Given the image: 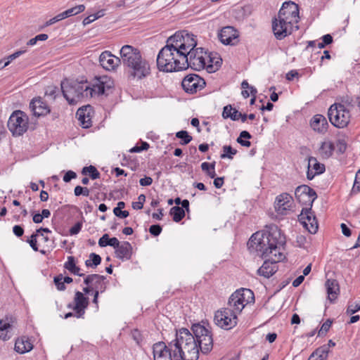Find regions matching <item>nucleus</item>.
<instances>
[{
	"label": "nucleus",
	"mask_w": 360,
	"mask_h": 360,
	"mask_svg": "<svg viewBox=\"0 0 360 360\" xmlns=\"http://www.w3.org/2000/svg\"><path fill=\"white\" fill-rule=\"evenodd\" d=\"M264 233H253L248 242V248L251 251H255L259 257H269L257 270L259 276L269 278L277 271L276 263L284 258L280 249L285 244V237L276 224L268 225Z\"/></svg>",
	"instance_id": "1"
},
{
	"label": "nucleus",
	"mask_w": 360,
	"mask_h": 360,
	"mask_svg": "<svg viewBox=\"0 0 360 360\" xmlns=\"http://www.w3.org/2000/svg\"><path fill=\"white\" fill-rule=\"evenodd\" d=\"M61 91L69 104L75 105L84 98L108 95L114 86L107 76L96 77L92 84L85 81L65 79L61 82Z\"/></svg>",
	"instance_id": "2"
},
{
	"label": "nucleus",
	"mask_w": 360,
	"mask_h": 360,
	"mask_svg": "<svg viewBox=\"0 0 360 360\" xmlns=\"http://www.w3.org/2000/svg\"><path fill=\"white\" fill-rule=\"evenodd\" d=\"M169 346L174 347L173 358L174 360H198L199 348L195 338L187 328H180L176 333V338Z\"/></svg>",
	"instance_id": "3"
},
{
	"label": "nucleus",
	"mask_w": 360,
	"mask_h": 360,
	"mask_svg": "<svg viewBox=\"0 0 360 360\" xmlns=\"http://www.w3.org/2000/svg\"><path fill=\"white\" fill-rule=\"evenodd\" d=\"M120 54L121 63L128 68L129 74L133 78L141 79L150 74V65L138 49L124 45L121 48Z\"/></svg>",
	"instance_id": "4"
},
{
	"label": "nucleus",
	"mask_w": 360,
	"mask_h": 360,
	"mask_svg": "<svg viewBox=\"0 0 360 360\" xmlns=\"http://www.w3.org/2000/svg\"><path fill=\"white\" fill-rule=\"evenodd\" d=\"M187 63L186 55L167 39L166 45L159 51L157 56V67L160 71L166 72L185 70L183 65Z\"/></svg>",
	"instance_id": "5"
},
{
	"label": "nucleus",
	"mask_w": 360,
	"mask_h": 360,
	"mask_svg": "<svg viewBox=\"0 0 360 360\" xmlns=\"http://www.w3.org/2000/svg\"><path fill=\"white\" fill-rule=\"evenodd\" d=\"M191 329L199 350L205 354L210 352L213 348V338L211 331L200 323L193 324Z\"/></svg>",
	"instance_id": "6"
},
{
	"label": "nucleus",
	"mask_w": 360,
	"mask_h": 360,
	"mask_svg": "<svg viewBox=\"0 0 360 360\" xmlns=\"http://www.w3.org/2000/svg\"><path fill=\"white\" fill-rule=\"evenodd\" d=\"M328 118L331 124L338 128L348 125L351 115L349 110L342 103H334L328 109Z\"/></svg>",
	"instance_id": "7"
},
{
	"label": "nucleus",
	"mask_w": 360,
	"mask_h": 360,
	"mask_svg": "<svg viewBox=\"0 0 360 360\" xmlns=\"http://www.w3.org/2000/svg\"><path fill=\"white\" fill-rule=\"evenodd\" d=\"M29 119L27 115L21 110H15L8 121V128L13 136H21L28 129Z\"/></svg>",
	"instance_id": "8"
},
{
	"label": "nucleus",
	"mask_w": 360,
	"mask_h": 360,
	"mask_svg": "<svg viewBox=\"0 0 360 360\" xmlns=\"http://www.w3.org/2000/svg\"><path fill=\"white\" fill-rule=\"evenodd\" d=\"M169 41L176 46L179 51H182L184 55L188 51H191L197 45V41L193 34H189L187 31L176 32L168 38Z\"/></svg>",
	"instance_id": "9"
},
{
	"label": "nucleus",
	"mask_w": 360,
	"mask_h": 360,
	"mask_svg": "<svg viewBox=\"0 0 360 360\" xmlns=\"http://www.w3.org/2000/svg\"><path fill=\"white\" fill-rule=\"evenodd\" d=\"M186 54L187 63L183 66H185V70L191 68L196 71L203 70L206 65V56L207 53L203 51L202 48H196L191 51H188Z\"/></svg>",
	"instance_id": "10"
},
{
	"label": "nucleus",
	"mask_w": 360,
	"mask_h": 360,
	"mask_svg": "<svg viewBox=\"0 0 360 360\" xmlns=\"http://www.w3.org/2000/svg\"><path fill=\"white\" fill-rule=\"evenodd\" d=\"M237 315L229 308H224L216 311L214 321L216 325L224 330H230L237 324Z\"/></svg>",
	"instance_id": "11"
},
{
	"label": "nucleus",
	"mask_w": 360,
	"mask_h": 360,
	"mask_svg": "<svg viewBox=\"0 0 360 360\" xmlns=\"http://www.w3.org/2000/svg\"><path fill=\"white\" fill-rule=\"evenodd\" d=\"M277 17L281 18L282 22L288 21L296 25L300 18L298 5L291 1L284 2Z\"/></svg>",
	"instance_id": "12"
},
{
	"label": "nucleus",
	"mask_w": 360,
	"mask_h": 360,
	"mask_svg": "<svg viewBox=\"0 0 360 360\" xmlns=\"http://www.w3.org/2000/svg\"><path fill=\"white\" fill-rule=\"evenodd\" d=\"M295 30H298L299 27L292 23L286 21L282 22L281 18L275 17L272 20V30L275 37L278 40H282L287 36L292 34Z\"/></svg>",
	"instance_id": "13"
},
{
	"label": "nucleus",
	"mask_w": 360,
	"mask_h": 360,
	"mask_svg": "<svg viewBox=\"0 0 360 360\" xmlns=\"http://www.w3.org/2000/svg\"><path fill=\"white\" fill-rule=\"evenodd\" d=\"M295 195L299 203L306 205V207H311L314 201L317 198L316 191L307 185H301L296 188Z\"/></svg>",
	"instance_id": "14"
},
{
	"label": "nucleus",
	"mask_w": 360,
	"mask_h": 360,
	"mask_svg": "<svg viewBox=\"0 0 360 360\" xmlns=\"http://www.w3.org/2000/svg\"><path fill=\"white\" fill-rule=\"evenodd\" d=\"M205 85V80L195 74L186 76L181 82L184 90L189 94H193L200 90Z\"/></svg>",
	"instance_id": "15"
},
{
	"label": "nucleus",
	"mask_w": 360,
	"mask_h": 360,
	"mask_svg": "<svg viewBox=\"0 0 360 360\" xmlns=\"http://www.w3.org/2000/svg\"><path fill=\"white\" fill-rule=\"evenodd\" d=\"M88 305L89 297H86L82 292L77 291L74 297V304H68V308L72 309L75 311V316L79 319L83 318Z\"/></svg>",
	"instance_id": "16"
},
{
	"label": "nucleus",
	"mask_w": 360,
	"mask_h": 360,
	"mask_svg": "<svg viewBox=\"0 0 360 360\" xmlns=\"http://www.w3.org/2000/svg\"><path fill=\"white\" fill-rule=\"evenodd\" d=\"M299 220L311 233H316L318 230V222L310 207H303L299 216Z\"/></svg>",
	"instance_id": "17"
},
{
	"label": "nucleus",
	"mask_w": 360,
	"mask_h": 360,
	"mask_svg": "<svg viewBox=\"0 0 360 360\" xmlns=\"http://www.w3.org/2000/svg\"><path fill=\"white\" fill-rule=\"evenodd\" d=\"M293 203L292 195L287 193H283L276 198L275 210L279 214L286 215L291 210Z\"/></svg>",
	"instance_id": "18"
},
{
	"label": "nucleus",
	"mask_w": 360,
	"mask_h": 360,
	"mask_svg": "<svg viewBox=\"0 0 360 360\" xmlns=\"http://www.w3.org/2000/svg\"><path fill=\"white\" fill-rule=\"evenodd\" d=\"M99 63L104 69L114 70L121 64V59L112 55L110 51H105L99 56Z\"/></svg>",
	"instance_id": "19"
},
{
	"label": "nucleus",
	"mask_w": 360,
	"mask_h": 360,
	"mask_svg": "<svg viewBox=\"0 0 360 360\" xmlns=\"http://www.w3.org/2000/svg\"><path fill=\"white\" fill-rule=\"evenodd\" d=\"M105 277L99 274H90L86 276L84 279V283L86 285H91L94 291L101 292L103 293L106 290V283L104 282Z\"/></svg>",
	"instance_id": "20"
},
{
	"label": "nucleus",
	"mask_w": 360,
	"mask_h": 360,
	"mask_svg": "<svg viewBox=\"0 0 360 360\" xmlns=\"http://www.w3.org/2000/svg\"><path fill=\"white\" fill-rule=\"evenodd\" d=\"M238 36L237 30L231 26L223 27L218 34L220 41L225 45H233Z\"/></svg>",
	"instance_id": "21"
},
{
	"label": "nucleus",
	"mask_w": 360,
	"mask_h": 360,
	"mask_svg": "<svg viewBox=\"0 0 360 360\" xmlns=\"http://www.w3.org/2000/svg\"><path fill=\"white\" fill-rule=\"evenodd\" d=\"M30 108L36 117L44 116L50 112L49 107L40 97L32 100Z\"/></svg>",
	"instance_id": "22"
},
{
	"label": "nucleus",
	"mask_w": 360,
	"mask_h": 360,
	"mask_svg": "<svg viewBox=\"0 0 360 360\" xmlns=\"http://www.w3.org/2000/svg\"><path fill=\"white\" fill-rule=\"evenodd\" d=\"M310 125L315 131L321 134L326 132L328 124L326 117L321 115H316L311 120Z\"/></svg>",
	"instance_id": "23"
},
{
	"label": "nucleus",
	"mask_w": 360,
	"mask_h": 360,
	"mask_svg": "<svg viewBox=\"0 0 360 360\" xmlns=\"http://www.w3.org/2000/svg\"><path fill=\"white\" fill-rule=\"evenodd\" d=\"M325 285L328 293V297L330 302L336 300L340 292L338 282L335 279H327Z\"/></svg>",
	"instance_id": "24"
},
{
	"label": "nucleus",
	"mask_w": 360,
	"mask_h": 360,
	"mask_svg": "<svg viewBox=\"0 0 360 360\" xmlns=\"http://www.w3.org/2000/svg\"><path fill=\"white\" fill-rule=\"evenodd\" d=\"M131 245L129 242L124 241L115 250L116 257L122 260L129 259L131 256Z\"/></svg>",
	"instance_id": "25"
},
{
	"label": "nucleus",
	"mask_w": 360,
	"mask_h": 360,
	"mask_svg": "<svg viewBox=\"0 0 360 360\" xmlns=\"http://www.w3.org/2000/svg\"><path fill=\"white\" fill-rule=\"evenodd\" d=\"M90 110V106H85L77 110L76 116L80 122V125L83 128H89L91 126V120L89 112L86 113L87 110Z\"/></svg>",
	"instance_id": "26"
},
{
	"label": "nucleus",
	"mask_w": 360,
	"mask_h": 360,
	"mask_svg": "<svg viewBox=\"0 0 360 360\" xmlns=\"http://www.w3.org/2000/svg\"><path fill=\"white\" fill-rule=\"evenodd\" d=\"M33 345L29 339L23 336L16 340L14 349L19 354H25L31 351Z\"/></svg>",
	"instance_id": "27"
},
{
	"label": "nucleus",
	"mask_w": 360,
	"mask_h": 360,
	"mask_svg": "<svg viewBox=\"0 0 360 360\" xmlns=\"http://www.w3.org/2000/svg\"><path fill=\"white\" fill-rule=\"evenodd\" d=\"M233 293H238L237 297L240 298V301L244 307L255 300L254 293L250 289L240 288L236 290Z\"/></svg>",
	"instance_id": "28"
},
{
	"label": "nucleus",
	"mask_w": 360,
	"mask_h": 360,
	"mask_svg": "<svg viewBox=\"0 0 360 360\" xmlns=\"http://www.w3.org/2000/svg\"><path fill=\"white\" fill-rule=\"evenodd\" d=\"M238 294V293H233L228 301V308L231 309L233 312L236 315L240 314L245 307L240 301V298L237 297Z\"/></svg>",
	"instance_id": "29"
},
{
	"label": "nucleus",
	"mask_w": 360,
	"mask_h": 360,
	"mask_svg": "<svg viewBox=\"0 0 360 360\" xmlns=\"http://www.w3.org/2000/svg\"><path fill=\"white\" fill-rule=\"evenodd\" d=\"M240 116L241 112L233 108L231 105H227L223 108L222 117L224 119L230 118L233 121H238Z\"/></svg>",
	"instance_id": "30"
},
{
	"label": "nucleus",
	"mask_w": 360,
	"mask_h": 360,
	"mask_svg": "<svg viewBox=\"0 0 360 360\" xmlns=\"http://www.w3.org/2000/svg\"><path fill=\"white\" fill-rule=\"evenodd\" d=\"M233 13L235 18L238 20H243L251 14L252 6L250 5L238 6L233 10Z\"/></svg>",
	"instance_id": "31"
},
{
	"label": "nucleus",
	"mask_w": 360,
	"mask_h": 360,
	"mask_svg": "<svg viewBox=\"0 0 360 360\" xmlns=\"http://www.w3.org/2000/svg\"><path fill=\"white\" fill-rule=\"evenodd\" d=\"M329 349L326 345H323L317 348L309 356L308 360H326L328 358Z\"/></svg>",
	"instance_id": "32"
},
{
	"label": "nucleus",
	"mask_w": 360,
	"mask_h": 360,
	"mask_svg": "<svg viewBox=\"0 0 360 360\" xmlns=\"http://www.w3.org/2000/svg\"><path fill=\"white\" fill-rule=\"evenodd\" d=\"M335 146L331 141H323L319 148V153L323 158H329L333 153Z\"/></svg>",
	"instance_id": "33"
},
{
	"label": "nucleus",
	"mask_w": 360,
	"mask_h": 360,
	"mask_svg": "<svg viewBox=\"0 0 360 360\" xmlns=\"http://www.w3.org/2000/svg\"><path fill=\"white\" fill-rule=\"evenodd\" d=\"M12 325L5 321H0V339L9 340L12 336Z\"/></svg>",
	"instance_id": "34"
},
{
	"label": "nucleus",
	"mask_w": 360,
	"mask_h": 360,
	"mask_svg": "<svg viewBox=\"0 0 360 360\" xmlns=\"http://www.w3.org/2000/svg\"><path fill=\"white\" fill-rule=\"evenodd\" d=\"M169 351H170L169 343L168 344V345H166L165 343L163 342H158L154 344L153 347L154 360L158 357H160L163 354H165Z\"/></svg>",
	"instance_id": "35"
},
{
	"label": "nucleus",
	"mask_w": 360,
	"mask_h": 360,
	"mask_svg": "<svg viewBox=\"0 0 360 360\" xmlns=\"http://www.w3.org/2000/svg\"><path fill=\"white\" fill-rule=\"evenodd\" d=\"M64 268L75 275H77L79 276H84V274L79 273L80 269L76 266L75 259L72 256H69L68 257V261L64 264Z\"/></svg>",
	"instance_id": "36"
},
{
	"label": "nucleus",
	"mask_w": 360,
	"mask_h": 360,
	"mask_svg": "<svg viewBox=\"0 0 360 360\" xmlns=\"http://www.w3.org/2000/svg\"><path fill=\"white\" fill-rule=\"evenodd\" d=\"M169 214L175 222H179L185 217V211L179 206H174L170 209Z\"/></svg>",
	"instance_id": "37"
},
{
	"label": "nucleus",
	"mask_w": 360,
	"mask_h": 360,
	"mask_svg": "<svg viewBox=\"0 0 360 360\" xmlns=\"http://www.w3.org/2000/svg\"><path fill=\"white\" fill-rule=\"evenodd\" d=\"M311 165H313V169L315 170L314 173L316 174H321L326 170L325 165L318 162L316 158L314 157L309 158L308 167L309 168Z\"/></svg>",
	"instance_id": "38"
},
{
	"label": "nucleus",
	"mask_w": 360,
	"mask_h": 360,
	"mask_svg": "<svg viewBox=\"0 0 360 360\" xmlns=\"http://www.w3.org/2000/svg\"><path fill=\"white\" fill-rule=\"evenodd\" d=\"M101 262V257L100 255L96 253H91L89 255V259L85 261V265L87 267H93L95 268L98 265H99Z\"/></svg>",
	"instance_id": "39"
},
{
	"label": "nucleus",
	"mask_w": 360,
	"mask_h": 360,
	"mask_svg": "<svg viewBox=\"0 0 360 360\" xmlns=\"http://www.w3.org/2000/svg\"><path fill=\"white\" fill-rule=\"evenodd\" d=\"M252 138L251 134L248 131H242L240 133L239 136L237 138L236 141L242 146L250 147L251 142L248 140H243V139H250Z\"/></svg>",
	"instance_id": "40"
},
{
	"label": "nucleus",
	"mask_w": 360,
	"mask_h": 360,
	"mask_svg": "<svg viewBox=\"0 0 360 360\" xmlns=\"http://www.w3.org/2000/svg\"><path fill=\"white\" fill-rule=\"evenodd\" d=\"M85 10V6L83 4L75 6L73 8H71L70 9H68L63 12H62L64 18H67L68 17L75 15L78 13H80L83 12Z\"/></svg>",
	"instance_id": "41"
},
{
	"label": "nucleus",
	"mask_w": 360,
	"mask_h": 360,
	"mask_svg": "<svg viewBox=\"0 0 360 360\" xmlns=\"http://www.w3.org/2000/svg\"><path fill=\"white\" fill-rule=\"evenodd\" d=\"M223 153L220 155L221 159L229 158L232 160L237 153V150L233 148L231 146L225 145L222 147Z\"/></svg>",
	"instance_id": "42"
},
{
	"label": "nucleus",
	"mask_w": 360,
	"mask_h": 360,
	"mask_svg": "<svg viewBox=\"0 0 360 360\" xmlns=\"http://www.w3.org/2000/svg\"><path fill=\"white\" fill-rule=\"evenodd\" d=\"M82 174L83 175H86L87 174H89L92 179H98L101 175L100 172L97 170V169L92 165H90L89 167H84L82 169Z\"/></svg>",
	"instance_id": "43"
},
{
	"label": "nucleus",
	"mask_w": 360,
	"mask_h": 360,
	"mask_svg": "<svg viewBox=\"0 0 360 360\" xmlns=\"http://www.w3.org/2000/svg\"><path fill=\"white\" fill-rule=\"evenodd\" d=\"M176 136L181 140V144L186 145L192 140V136L186 131H179L176 134Z\"/></svg>",
	"instance_id": "44"
},
{
	"label": "nucleus",
	"mask_w": 360,
	"mask_h": 360,
	"mask_svg": "<svg viewBox=\"0 0 360 360\" xmlns=\"http://www.w3.org/2000/svg\"><path fill=\"white\" fill-rule=\"evenodd\" d=\"M63 276L60 274L54 277L53 282L58 290L64 291L66 289L65 283L63 281Z\"/></svg>",
	"instance_id": "45"
},
{
	"label": "nucleus",
	"mask_w": 360,
	"mask_h": 360,
	"mask_svg": "<svg viewBox=\"0 0 360 360\" xmlns=\"http://www.w3.org/2000/svg\"><path fill=\"white\" fill-rule=\"evenodd\" d=\"M26 51H27L26 49L20 50V51H18L13 53L11 55L8 56V58H7V61L0 68H4L8 66L12 60H13L15 58H18L19 56H20L21 55L25 53Z\"/></svg>",
	"instance_id": "46"
},
{
	"label": "nucleus",
	"mask_w": 360,
	"mask_h": 360,
	"mask_svg": "<svg viewBox=\"0 0 360 360\" xmlns=\"http://www.w3.org/2000/svg\"><path fill=\"white\" fill-rule=\"evenodd\" d=\"M38 234L35 232L33 233L31 236L27 239V243H28L30 245V247L32 248L34 251H38V245H37V237Z\"/></svg>",
	"instance_id": "47"
},
{
	"label": "nucleus",
	"mask_w": 360,
	"mask_h": 360,
	"mask_svg": "<svg viewBox=\"0 0 360 360\" xmlns=\"http://www.w3.org/2000/svg\"><path fill=\"white\" fill-rule=\"evenodd\" d=\"M74 193L76 196H79L81 195L84 196H89L90 191L89 189L86 187L77 186L74 189Z\"/></svg>",
	"instance_id": "48"
},
{
	"label": "nucleus",
	"mask_w": 360,
	"mask_h": 360,
	"mask_svg": "<svg viewBox=\"0 0 360 360\" xmlns=\"http://www.w3.org/2000/svg\"><path fill=\"white\" fill-rule=\"evenodd\" d=\"M46 34H40L37 35L35 37L30 39L27 42V46H34L36 44L37 41H46L48 39Z\"/></svg>",
	"instance_id": "49"
},
{
	"label": "nucleus",
	"mask_w": 360,
	"mask_h": 360,
	"mask_svg": "<svg viewBox=\"0 0 360 360\" xmlns=\"http://www.w3.org/2000/svg\"><path fill=\"white\" fill-rule=\"evenodd\" d=\"M65 19L64 17H63V15L62 13L58 14L57 15H56L55 17L51 18L50 20H49L48 21H46L45 22V24L41 27V29H43L46 27H48V26H50L58 21H60L62 20Z\"/></svg>",
	"instance_id": "50"
},
{
	"label": "nucleus",
	"mask_w": 360,
	"mask_h": 360,
	"mask_svg": "<svg viewBox=\"0 0 360 360\" xmlns=\"http://www.w3.org/2000/svg\"><path fill=\"white\" fill-rule=\"evenodd\" d=\"M241 88L243 89H250V93L251 96H256V94L257 93V89L252 86H250L246 80H244L242 82Z\"/></svg>",
	"instance_id": "51"
},
{
	"label": "nucleus",
	"mask_w": 360,
	"mask_h": 360,
	"mask_svg": "<svg viewBox=\"0 0 360 360\" xmlns=\"http://www.w3.org/2000/svg\"><path fill=\"white\" fill-rule=\"evenodd\" d=\"M162 226L160 224L151 225L149 228V232L154 236H158L162 232Z\"/></svg>",
	"instance_id": "52"
},
{
	"label": "nucleus",
	"mask_w": 360,
	"mask_h": 360,
	"mask_svg": "<svg viewBox=\"0 0 360 360\" xmlns=\"http://www.w3.org/2000/svg\"><path fill=\"white\" fill-rule=\"evenodd\" d=\"M331 324H332V321L330 319L326 320V321H325L322 324L321 329L319 331V335H322L324 333H326L329 330V329L331 326Z\"/></svg>",
	"instance_id": "53"
},
{
	"label": "nucleus",
	"mask_w": 360,
	"mask_h": 360,
	"mask_svg": "<svg viewBox=\"0 0 360 360\" xmlns=\"http://www.w3.org/2000/svg\"><path fill=\"white\" fill-rule=\"evenodd\" d=\"M82 227V222L78 221L70 229V234L71 236L77 235L79 233Z\"/></svg>",
	"instance_id": "54"
},
{
	"label": "nucleus",
	"mask_w": 360,
	"mask_h": 360,
	"mask_svg": "<svg viewBox=\"0 0 360 360\" xmlns=\"http://www.w3.org/2000/svg\"><path fill=\"white\" fill-rule=\"evenodd\" d=\"M173 350L174 347H170V351L167 352L165 354H163L162 356L158 357L155 360H174L173 358Z\"/></svg>",
	"instance_id": "55"
},
{
	"label": "nucleus",
	"mask_w": 360,
	"mask_h": 360,
	"mask_svg": "<svg viewBox=\"0 0 360 360\" xmlns=\"http://www.w3.org/2000/svg\"><path fill=\"white\" fill-rule=\"evenodd\" d=\"M113 213L116 217L120 219H125L129 215L128 211L118 209H113Z\"/></svg>",
	"instance_id": "56"
},
{
	"label": "nucleus",
	"mask_w": 360,
	"mask_h": 360,
	"mask_svg": "<svg viewBox=\"0 0 360 360\" xmlns=\"http://www.w3.org/2000/svg\"><path fill=\"white\" fill-rule=\"evenodd\" d=\"M360 310V302L356 303L354 306L353 304H349L347 307L346 313L347 314H354L356 311Z\"/></svg>",
	"instance_id": "57"
},
{
	"label": "nucleus",
	"mask_w": 360,
	"mask_h": 360,
	"mask_svg": "<svg viewBox=\"0 0 360 360\" xmlns=\"http://www.w3.org/2000/svg\"><path fill=\"white\" fill-rule=\"evenodd\" d=\"M77 177V174L72 171H68L65 175L63 176V181L66 183L70 182L72 179H74Z\"/></svg>",
	"instance_id": "58"
},
{
	"label": "nucleus",
	"mask_w": 360,
	"mask_h": 360,
	"mask_svg": "<svg viewBox=\"0 0 360 360\" xmlns=\"http://www.w3.org/2000/svg\"><path fill=\"white\" fill-rule=\"evenodd\" d=\"M57 88L55 86L49 87L46 91V96H50L52 99H55L56 96Z\"/></svg>",
	"instance_id": "59"
},
{
	"label": "nucleus",
	"mask_w": 360,
	"mask_h": 360,
	"mask_svg": "<svg viewBox=\"0 0 360 360\" xmlns=\"http://www.w3.org/2000/svg\"><path fill=\"white\" fill-rule=\"evenodd\" d=\"M110 238H109V236L108 234L107 233H105L104 235H103V236L98 240V245L100 247H105V246H108V240H109Z\"/></svg>",
	"instance_id": "60"
},
{
	"label": "nucleus",
	"mask_w": 360,
	"mask_h": 360,
	"mask_svg": "<svg viewBox=\"0 0 360 360\" xmlns=\"http://www.w3.org/2000/svg\"><path fill=\"white\" fill-rule=\"evenodd\" d=\"M13 232L17 237H21L24 234V229L20 225H15Z\"/></svg>",
	"instance_id": "61"
},
{
	"label": "nucleus",
	"mask_w": 360,
	"mask_h": 360,
	"mask_svg": "<svg viewBox=\"0 0 360 360\" xmlns=\"http://www.w3.org/2000/svg\"><path fill=\"white\" fill-rule=\"evenodd\" d=\"M139 183L142 186H150L153 183V179L150 176H145L139 180Z\"/></svg>",
	"instance_id": "62"
},
{
	"label": "nucleus",
	"mask_w": 360,
	"mask_h": 360,
	"mask_svg": "<svg viewBox=\"0 0 360 360\" xmlns=\"http://www.w3.org/2000/svg\"><path fill=\"white\" fill-rule=\"evenodd\" d=\"M121 243L115 237L110 238L108 245L113 247L115 250L119 247Z\"/></svg>",
	"instance_id": "63"
},
{
	"label": "nucleus",
	"mask_w": 360,
	"mask_h": 360,
	"mask_svg": "<svg viewBox=\"0 0 360 360\" xmlns=\"http://www.w3.org/2000/svg\"><path fill=\"white\" fill-rule=\"evenodd\" d=\"M360 191V178H357V175H356V179L353 185V188L352 192L358 193Z\"/></svg>",
	"instance_id": "64"
}]
</instances>
